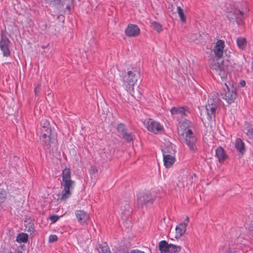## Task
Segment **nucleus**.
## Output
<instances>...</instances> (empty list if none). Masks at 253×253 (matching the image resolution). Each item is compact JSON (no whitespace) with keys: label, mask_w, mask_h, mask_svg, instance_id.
<instances>
[{"label":"nucleus","mask_w":253,"mask_h":253,"mask_svg":"<svg viewBox=\"0 0 253 253\" xmlns=\"http://www.w3.org/2000/svg\"><path fill=\"white\" fill-rule=\"evenodd\" d=\"M211 68L214 70L220 77L221 81L224 82V91L222 93V98L225 99L228 104H231L234 101L237 97L236 89L233 84L225 82L227 78L228 68L227 66L224 64V62H221L213 61L210 65Z\"/></svg>","instance_id":"nucleus-1"},{"label":"nucleus","mask_w":253,"mask_h":253,"mask_svg":"<svg viewBox=\"0 0 253 253\" xmlns=\"http://www.w3.org/2000/svg\"><path fill=\"white\" fill-rule=\"evenodd\" d=\"M191 122L185 120L182 122L178 128V133L183 138L185 144L192 152L197 150V137L195 132L190 127Z\"/></svg>","instance_id":"nucleus-2"},{"label":"nucleus","mask_w":253,"mask_h":253,"mask_svg":"<svg viewBox=\"0 0 253 253\" xmlns=\"http://www.w3.org/2000/svg\"><path fill=\"white\" fill-rule=\"evenodd\" d=\"M140 76V70L136 68H132L122 76L123 86L131 95H133L134 85Z\"/></svg>","instance_id":"nucleus-3"},{"label":"nucleus","mask_w":253,"mask_h":253,"mask_svg":"<svg viewBox=\"0 0 253 253\" xmlns=\"http://www.w3.org/2000/svg\"><path fill=\"white\" fill-rule=\"evenodd\" d=\"M240 4L235 3L227 13V17L231 21H236L238 25H242L244 19L247 16L249 8L247 4H244L243 6H239Z\"/></svg>","instance_id":"nucleus-4"},{"label":"nucleus","mask_w":253,"mask_h":253,"mask_svg":"<svg viewBox=\"0 0 253 253\" xmlns=\"http://www.w3.org/2000/svg\"><path fill=\"white\" fill-rule=\"evenodd\" d=\"M74 185V181L71 179L70 169L67 168L64 169L62 172L61 186L63 190L61 192V200L65 201L71 197Z\"/></svg>","instance_id":"nucleus-5"},{"label":"nucleus","mask_w":253,"mask_h":253,"mask_svg":"<svg viewBox=\"0 0 253 253\" xmlns=\"http://www.w3.org/2000/svg\"><path fill=\"white\" fill-rule=\"evenodd\" d=\"M219 109V100L217 97L214 98H210L208 101L206 105V110L208 115V119L211 120L214 117Z\"/></svg>","instance_id":"nucleus-6"},{"label":"nucleus","mask_w":253,"mask_h":253,"mask_svg":"<svg viewBox=\"0 0 253 253\" xmlns=\"http://www.w3.org/2000/svg\"><path fill=\"white\" fill-rule=\"evenodd\" d=\"M144 125L148 131L155 134L159 133L163 129V126L159 122L152 119H146Z\"/></svg>","instance_id":"nucleus-7"},{"label":"nucleus","mask_w":253,"mask_h":253,"mask_svg":"<svg viewBox=\"0 0 253 253\" xmlns=\"http://www.w3.org/2000/svg\"><path fill=\"white\" fill-rule=\"evenodd\" d=\"M1 31V39L0 40V49L2 52L3 56L8 57L10 55V50L9 49L10 40Z\"/></svg>","instance_id":"nucleus-8"},{"label":"nucleus","mask_w":253,"mask_h":253,"mask_svg":"<svg viewBox=\"0 0 253 253\" xmlns=\"http://www.w3.org/2000/svg\"><path fill=\"white\" fill-rule=\"evenodd\" d=\"M224 42L221 40H218L211 50L215 58L216 59L221 58L224 53L226 54V50L224 49ZM226 55H227V54Z\"/></svg>","instance_id":"nucleus-9"},{"label":"nucleus","mask_w":253,"mask_h":253,"mask_svg":"<svg viewBox=\"0 0 253 253\" xmlns=\"http://www.w3.org/2000/svg\"><path fill=\"white\" fill-rule=\"evenodd\" d=\"M40 140L44 149H49L55 142V140L51 136V132L41 133Z\"/></svg>","instance_id":"nucleus-10"},{"label":"nucleus","mask_w":253,"mask_h":253,"mask_svg":"<svg viewBox=\"0 0 253 253\" xmlns=\"http://www.w3.org/2000/svg\"><path fill=\"white\" fill-rule=\"evenodd\" d=\"M154 200V196L151 194L141 192L137 194V201L139 205L152 204Z\"/></svg>","instance_id":"nucleus-11"},{"label":"nucleus","mask_w":253,"mask_h":253,"mask_svg":"<svg viewBox=\"0 0 253 253\" xmlns=\"http://www.w3.org/2000/svg\"><path fill=\"white\" fill-rule=\"evenodd\" d=\"M140 30L137 25L128 24L125 30V34L127 37H135L140 34Z\"/></svg>","instance_id":"nucleus-12"},{"label":"nucleus","mask_w":253,"mask_h":253,"mask_svg":"<svg viewBox=\"0 0 253 253\" xmlns=\"http://www.w3.org/2000/svg\"><path fill=\"white\" fill-rule=\"evenodd\" d=\"M234 147L237 151L242 155L245 154L246 151L245 144L242 139L237 138L235 140Z\"/></svg>","instance_id":"nucleus-13"},{"label":"nucleus","mask_w":253,"mask_h":253,"mask_svg":"<svg viewBox=\"0 0 253 253\" xmlns=\"http://www.w3.org/2000/svg\"><path fill=\"white\" fill-rule=\"evenodd\" d=\"M170 112L172 115H180L181 117L186 116L188 112L185 107H173Z\"/></svg>","instance_id":"nucleus-14"},{"label":"nucleus","mask_w":253,"mask_h":253,"mask_svg":"<svg viewBox=\"0 0 253 253\" xmlns=\"http://www.w3.org/2000/svg\"><path fill=\"white\" fill-rule=\"evenodd\" d=\"M163 161L164 166L166 168L171 167L175 161L174 157L171 155L167 154L163 152Z\"/></svg>","instance_id":"nucleus-15"},{"label":"nucleus","mask_w":253,"mask_h":253,"mask_svg":"<svg viewBox=\"0 0 253 253\" xmlns=\"http://www.w3.org/2000/svg\"><path fill=\"white\" fill-rule=\"evenodd\" d=\"M75 215L79 222L84 224L88 220L89 216L87 212L82 210H77L75 211Z\"/></svg>","instance_id":"nucleus-16"},{"label":"nucleus","mask_w":253,"mask_h":253,"mask_svg":"<svg viewBox=\"0 0 253 253\" xmlns=\"http://www.w3.org/2000/svg\"><path fill=\"white\" fill-rule=\"evenodd\" d=\"M215 156L219 163H222L227 158V156L225 153L224 150L221 147H218L215 150Z\"/></svg>","instance_id":"nucleus-17"},{"label":"nucleus","mask_w":253,"mask_h":253,"mask_svg":"<svg viewBox=\"0 0 253 253\" xmlns=\"http://www.w3.org/2000/svg\"><path fill=\"white\" fill-rule=\"evenodd\" d=\"M41 133H43L44 132L49 134L51 132V130L49 126V123L46 119L42 120L41 121Z\"/></svg>","instance_id":"nucleus-18"},{"label":"nucleus","mask_w":253,"mask_h":253,"mask_svg":"<svg viewBox=\"0 0 253 253\" xmlns=\"http://www.w3.org/2000/svg\"><path fill=\"white\" fill-rule=\"evenodd\" d=\"M169 244L165 240L160 242L159 244V250L161 253H169Z\"/></svg>","instance_id":"nucleus-19"},{"label":"nucleus","mask_w":253,"mask_h":253,"mask_svg":"<svg viewBox=\"0 0 253 253\" xmlns=\"http://www.w3.org/2000/svg\"><path fill=\"white\" fill-rule=\"evenodd\" d=\"M28 240V235L26 233H21L17 235L16 239V242L19 243H26Z\"/></svg>","instance_id":"nucleus-20"},{"label":"nucleus","mask_w":253,"mask_h":253,"mask_svg":"<svg viewBox=\"0 0 253 253\" xmlns=\"http://www.w3.org/2000/svg\"><path fill=\"white\" fill-rule=\"evenodd\" d=\"M176 232L177 234L180 236L184 234L186 230V226L185 223H180L175 228Z\"/></svg>","instance_id":"nucleus-21"},{"label":"nucleus","mask_w":253,"mask_h":253,"mask_svg":"<svg viewBox=\"0 0 253 253\" xmlns=\"http://www.w3.org/2000/svg\"><path fill=\"white\" fill-rule=\"evenodd\" d=\"M237 44L239 48L241 49H244L247 45L246 39L244 38H238L237 39Z\"/></svg>","instance_id":"nucleus-22"},{"label":"nucleus","mask_w":253,"mask_h":253,"mask_svg":"<svg viewBox=\"0 0 253 253\" xmlns=\"http://www.w3.org/2000/svg\"><path fill=\"white\" fill-rule=\"evenodd\" d=\"M98 250L99 253H111L108 244L106 242L100 245Z\"/></svg>","instance_id":"nucleus-23"},{"label":"nucleus","mask_w":253,"mask_h":253,"mask_svg":"<svg viewBox=\"0 0 253 253\" xmlns=\"http://www.w3.org/2000/svg\"><path fill=\"white\" fill-rule=\"evenodd\" d=\"M181 247L169 244V253H178L181 251Z\"/></svg>","instance_id":"nucleus-24"},{"label":"nucleus","mask_w":253,"mask_h":253,"mask_svg":"<svg viewBox=\"0 0 253 253\" xmlns=\"http://www.w3.org/2000/svg\"><path fill=\"white\" fill-rule=\"evenodd\" d=\"M151 26L158 33L161 32L163 30L162 25L157 22H153L151 23Z\"/></svg>","instance_id":"nucleus-25"},{"label":"nucleus","mask_w":253,"mask_h":253,"mask_svg":"<svg viewBox=\"0 0 253 253\" xmlns=\"http://www.w3.org/2000/svg\"><path fill=\"white\" fill-rule=\"evenodd\" d=\"M177 12L180 17V20L183 22H185L186 21L185 16L184 14L183 9L180 7V6H177Z\"/></svg>","instance_id":"nucleus-26"},{"label":"nucleus","mask_w":253,"mask_h":253,"mask_svg":"<svg viewBox=\"0 0 253 253\" xmlns=\"http://www.w3.org/2000/svg\"><path fill=\"white\" fill-rule=\"evenodd\" d=\"M123 138L127 142H129L133 140V137L131 133H128L127 131L122 134Z\"/></svg>","instance_id":"nucleus-27"},{"label":"nucleus","mask_w":253,"mask_h":253,"mask_svg":"<svg viewBox=\"0 0 253 253\" xmlns=\"http://www.w3.org/2000/svg\"><path fill=\"white\" fill-rule=\"evenodd\" d=\"M117 130L119 132H121L122 134L127 131L125 126L123 124H120L118 125Z\"/></svg>","instance_id":"nucleus-28"},{"label":"nucleus","mask_w":253,"mask_h":253,"mask_svg":"<svg viewBox=\"0 0 253 253\" xmlns=\"http://www.w3.org/2000/svg\"><path fill=\"white\" fill-rule=\"evenodd\" d=\"M245 133L250 139L253 141V128L247 129L246 131H245Z\"/></svg>","instance_id":"nucleus-29"},{"label":"nucleus","mask_w":253,"mask_h":253,"mask_svg":"<svg viewBox=\"0 0 253 253\" xmlns=\"http://www.w3.org/2000/svg\"><path fill=\"white\" fill-rule=\"evenodd\" d=\"M5 199V192L0 189V203H2Z\"/></svg>","instance_id":"nucleus-30"},{"label":"nucleus","mask_w":253,"mask_h":253,"mask_svg":"<svg viewBox=\"0 0 253 253\" xmlns=\"http://www.w3.org/2000/svg\"><path fill=\"white\" fill-rule=\"evenodd\" d=\"M58 239V237L56 235H51L49 237V242L50 243H53L56 241Z\"/></svg>","instance_id":"nucleus-31"},{"label":"nucleus","mask_w":253,"mask_h":253,"mask_svg":"<svg viewBox=\"0 0 253 253\" xmlns=\"http://www.w3.org/2000/svg\"><path fill=\"white\" fill-rule=\"evenodd\" d=\"M59 219V216L57 215H51L50 217V219L52 221V222H55Z\"/></svg>","instance_id":"nucleus-32"},{"label":"nucleus","mask_w":253,"mask_h":253,"mask_svg":"<svg viewBox=\"0 0 253 253\" xmlns=\"http://www.w3.org/2000/svg\"><path fill=\"white\" fill-rule=\"evenodd\" d=\"M130 253H145L142 251L139 250L138 249H135V250H131L130 251Z\"/></svg>","instance_id":"nucleus-33"},{"label":"nucleus","mask_w":253,"mask_h":253,"mask_svg":"<svg viewBox=\"0 0 253 253\" xmlns=\"http://www.w3.org/2000/svg\"><path fill=\"white\" fill-rule=\"evenodd\" d=\"M249 230L251 232V233L253 234V221L250 223V225L249 227Z\"/></svg>","instance_id":"nucleus-34"},{"label":"nucleus","mask_w":253,"mask_h":253,"mask_svg":"<svg viewBox=\"0 0 253 253\" xmlns=\"http://www.w3.org/2000/svg\"><path fill=\"white\" fill-rule=\"evenodd\" d=\"M246 85V82L245 81H241L239 84V87H244Z\"/></svg>","instance_id":"nucleus-35"},{"label":"nucleus","mask_w":253,"mask_h":253,"mask_svg":"<svg viewBox=\"0 0 253 253\" xmlns=\"http://www.w3.org/2000/svg\"><path fill=\"white\" fill-rule=\"evenodd\" d=\"M53 1L55 4H59L61 1V0H51Z\"/></svg>","instance_id":"nucleus-36"},{"label":"nucleus","mask_w":253,"mask_h":253,"mask_svg":"<svg viewBox=\"0 0 253 253\" xmlns=\"http://www.w3.org/2000/svg\"><path fill=\"white\" fill-rule=\"evenodd\" d=\"M189 221V218L188 217H187L185 219L184 222L182 223H185L186 226H187V224L188 223Z\"/></svg>","instance_id":"nucleus-37"},{"label":"nucleus","mask_w":253,"mask_h":253,"mask_svg":"<svg viewBox=\"0 0 253 253\" xmlns=\"http://www.w3.org/2000/svg\"><path fill=\"white\" fill-rule=\"evenodd\" d=\"M91 170L93 171V172H96L97 171V169H96V167L95 166H91Z\"/></svg>","instance_id":"nucleus-38"},{"label":"nucleus","mask_w":253,"mask_h":253,"mask_svg":"<svg viewBox=\"0 0 253 253\" xmlns=\"http://www.w3.org/2000/svg\"><path fill=\"white\" fill-rule=\"evenodd\" d=\"M39 88V87L38 86H37L35 88V93L36 94H37L38 93V90Z\"/></svg>","instance_id":"nucleus-39"},{"label":"nucleus","mask_w":253,"mask_h":253,"mask_svg":"<svg viewBox=\"0 0 253 253\" xmlns=\"http://www.w3.org/2000/svg\"><path fill=\"white\" fill-rule=\"evenodd\" d=\"M191 40L194 41V38L193 39H191Z\"/></svg>","instance_id":"nucleus-40"},{"label":"nucleus","mask_w":253,"mask_h":253,"mask_svg":"<svg viewBox=\"0 0 253 253\" xmlns=\"http://www.w3.org/2000/svg\"><path fill=\"white\" fill-rule=\"evenodd\" d=\"M67 8H69V7L68 6H67Z\"/></svg>","instance_id":"nucleus-41"}]
</instances>
